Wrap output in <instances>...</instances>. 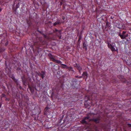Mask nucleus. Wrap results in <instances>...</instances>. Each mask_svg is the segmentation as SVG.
<instances>
[{"instance_id": "obj_34", "label": "nucleus", "mask_w": 131, "mask_h": 131, "mask_svg": "<svg viewBox=\"0 0 131 131\" xmlns=\"http://www.w3.org/2000/svg\"><path fill=\"white\" fill-rule=\"evenodd\" d=\"M55 70H57V69H55Z\"/></svg>"}, {"instance_id": "obj_22", "label": "nucleus", "mask_w": 131, "mask_h": 131, "mask_svg": "<svg viewBox=\"0 0 131 131\" xmlns=\"http://www.w3.org/2000/svg\"><path fill=\"white\" fill-rule=\"evenodd\" d=\"M3 9V8L1 7V6H0V13Z\"/></svg>"}, {"instance_id": "obj_12", "label": "nucleus", "mask_w": 131, "mask_h": 131, "mask_svg": "<svg viewBox=\"0 0 131 131\" xmlns=\"http://www.w3.org/2000/svg\"><path fill=\"white\" fill-rule=\"evenodd\" d=\"M53 62H54L58 64H61L62 63L60 61L57 60L56 59L54 60Z\"/></svg>"}, {"instance_id": "obj_7", "label": "nucleus", "mask_w": 131, "mask_h": 131, "mask_svg": "<svg viewBox=\"0 0 131 131\" xmlns=\"http://www.w3.org/2000/svg\"><path fill=\"white\" fill-rule=\"evenodd\" d=\"M61 24V21L59 20H57L53 24L54 26H56L57 25H60Z\"/></svg>"}, {"instance_id": "obj_18", "label": "nucleus", "mask_w": 131, "mask_h": 131, "mask_svg": "<svg viewBox=\"0 0 131 131\" xmlns=\"http://www.w3.org/2000/svg\"><path fill=\"white\" fill-rule=\"evenodd\" d=\"M67 69H68L69 71H71V69H73V68L71 67H68V68Z\"/></svg>"}, {"instance_id": "obj_21", "label": "nucleus", "mask_w": 131, "mask_h": 131, "mask_svg": "<svg viewBox=\"0 0 131 131\" xmlns=\"http://www.w3.org/2000/svg\"><path fill=\"white\" fill-rule=\"evenodd\" d=\"M49 108L48 107H46L45 109V110L46 111H47V110Z\"/></svg>"}, {"instance_id": "obj_31", "label": "nucleus", "mask_w": 131, "mask_h": 131, "mask_svg": "<svg viewBox=\"0 0 131 131\" xmlns=\"http://www.w3.org/2000/svg\"><path fill=\"white\" fill-rule=\"evenodd\" d=\"M56 67H57V68H58V69L59 68V67L58 66H58H56Z\"/></svg>"}, {"instance_id": "obj_19", "label": "nucleus", "mask_w": 131, "mask_h": 131, "mask_svg": "<svg viewBox=\"0 0 131 131\" xmlns=\"http://www.w3.org/2000/svg\"><path fill=\"white\" fill-rule=\"evenodd\" d=\"M126 32L125 31H123L122 32V35H122L123 36H124Z\"/></svg>"}, {"instance_id": "obj_2", "label": "nucleus", "mask_w": 131, "mask_h": 131, "mask_svg": "<svg viewBox=\"0 0 131 131\" xmlns=\"http://www.w3.org/2000/svg\"><path fill=\"white\" fill-rule=\"evenodd\" d=\"M100 117H98L97 118H94L92 119V121L94 122L95 123H98L100 122Z\"/></svg>"}, {"instance_id": "obj_17", "label": "nucleus", "mask_w": 131, "mask_h": 131, "mask_svg": "<svg viewBox=\"0 0 131 131\" xmlns=\"http://www.w3.org/2000/svg\"><path fill=\"white\" fill-rule=\"evenodd\" d=\"M59 32V33L60 34L61 31L60 30H58L57 29H56L55 31H54V32Z\"/></svg>"}, {"instance_id": "obj_25", "label": "nucleus", "mask_w": 131, "mask_h": 131, "mask_svg": "<svg viewBox=\"0 0 131 131\" xmlns=\"http://www.w3.org/2000/svg\"><path fill=\"white\" fill-rule=\"evenodd\" d=\"M12 78L13 80H14L15 79V78L14 76H13L12 77Z\"/></svg>"}, {"instance_id": "obj_6", "label": "nucleus", "mask_w": 131, "mask_h": 131, "mask_svg": "<svg viewBox=\"0 0 131 131\" xmlns=\"http://www.w3.org/2000/svg\"><path fill=\"white\" fill-rule=\"evenodd\" d=\"M119 35L122 39H125L126 37H127L128 36V34H127L126 35L123 36L122 35H121V33H119Z\"/></svg>"}, {"instance_id": "obj_11", "label": "nucleus", "mask_w": 131, "mask_h": 131, "mask_svg": "<svg viewBox=\"0 0 131 131\" xmlns=\"http://www.w3.org/2000/svg\"><path fill=\"white\" fill-rule=\"evenodd\" d=\"M111 50L112 51H115L117 50V48H116V49L113 46L111 48Z\"/></svg>"}, {"instance_id": "obj_27", "label": "nucleus", "mask_w": 131, "mask_h": 131, "mask_svg": "<svg viewBox=\"0 0 131 131\" xmlns=\"http://www.w3.org/2000/svg\"><path fill=\"white\" fill-rule=\"evenodd\" d=\"M75 77L76 78H78V77H79L78 76H76Z\"/></svg>"}, {"instance_id": "obj_4", "label": "nucleus", "mask_w": 131, "mask_h": 131, "mask_svg": "<svg viewBox=\"0 0 131 131\" xmlns=\"http://www.w3.org/2000/svg\"><path fill=\"white\" fill-rule=\"evenodd\" d=\"M75 67H76L77 69L79 71L80 73H81V71L82 70V68L79 65H77V64H76V66Z\"/></svg>"}, {"instance_id": "obj_32", "label": "nucleus", "mask_w": 131, "mask_h": 131, "mask_svg": "<svg viewBox=\"0 0 131 131\" xmlns=\"http://www.w3.org/2000/svg\"><path fill=\"white\" fill-rule=\"evenodd\" d=\"M61 38V37L60 36V37H59V38Z\"/></svg>"}, {"instance_id": "obj_10", "label": "nucleus", "mask_w": 131, "mask_h": 131, "mask_svg": "<svg viewBox=\"0 0 131 131\" xmlns=\"http://www.w3.org/2000/svg\"><path fill=\"white\" fill-rule=\"evenodd\" d=\"M83 48L85 49L86 50H87L86 45L84 42L83 43Z\"/></svg>"}, {"instance_id": "obj_9", "label": "nucleus", "mask_w": 131, "mask_h": 131, "mask_svg": "<svg viewBox=\"0 0 131 131\" xmlns=\"http://www.w3.org/2000/svg\"><path fill=\"white\" fill-rule=\"evenodd\" d=\"M61 65L62 66V68L65 69H68V67L67 66L66 64H61Z\"/></svg>"}, {"instance_id": "obj_20", "label": "nucleus", "mask_w": 131, "mask_h": 131, "mask_svg": "<svg viewBox=\"0 0 131 131\" xmlns=\"http://www.w3.org/2000/svg\"><path fill=\"white\" fill-rule=\"evenodd\" d=\"M14 81H15L16 83L17 84L18 82L17 80L15 79L14 80Z\"/></svg>"}, {"instance_id": "obj_14", "label": "nucleus", "mask_w": 131, "mask_h": 131, "mask_svg": "<svg viewBox=\"0 0 131 131\" xmlns=\"http://www.w3.org/2000/svg\"><path fill=\"white\" fill-rule=\"evenodd\" d=\"M90 117V116L88 115H87V116L84 117V119H85V120H86V119H88Z\"/></svg>"}, {"instance_id": "obj_26", "label": "nucleus", "mask_w": 131, "mask_h": 131, "mask_svg": "<svg viewBox=\"0 0 131 131\" xmlns=\"http://www.w3.org/2000/svg\"><path fill=\"white\" fill-rule=\"evenodd\" d=\"M71 71H72L73 72H74V70H73V69H71Z\"/></svg>"}, {"instance_id": "obj_5", "label": "nucleus", "mask_w": 131, "mask_h": 131, "mask_svg": "<svg viewBox=\"0 0 131 131\" xmlns=\"http://www.w3.org/2000/svg\"><path fill=\"white\" fill-rule=\"evenodd\" d=\"M48 56L49 57L50 59L52 61H54V60L55 59L54 58V56H53L51 53H49L48 55Z\"/></svg>"}, {"instance_id": "obj_16", "label": "nucleus", "mask_w": 131, "mask_h": 131, "mask_svg": "<svg viewBox=\"0 0 131 131\" xmlns=\"http://www.w3.org/2000/svg\"><path fill=\"white\" fill-rule=\"evenodd\" d=\"M112 46L111 44H110L109 43H108V47L109 48L111 49Z\"/></svg>"}, {"instance_id": "obj_15", "label": "nucleus", "mask_w": 131, "mask_h": 131, "mask_svg": "<svg viewBox=\"0 0 131 131\" xmlns=\"http://www.w3.org/2000/svg\"><path fill=\"white\" fill-rule=\"evenodd\" d=\"M19 3H18V4H16V9L15 10L16 11L17 8H18L19 7Z\"/></svg>"}, {"instance_id": "obj_33", "label": "nucleus", "mask_w": 131, "mask_h": 131, "mask_svg": "<svg viewBox=\"0 0 131 131\" xmlns=\"http://www.w3.org/2000/svg\"><path fill=\"white\" fill-rule=\"evenodd\" d=\"M62 19H64V18H62Z\"/></svg>"}, {"instance_id": "obj_1", "label": "nucleus", "mask_w": 131, "mask_h": 131, "mask_svg": "<svg viewBox=\"0 0 131 131\" xmlns=\"http://www.w3.org/2000/svg\"><path fill=\"white\" fill-rule=\"evenodd\" d=\"M37 74L38 76L41 77L42 79L45 77V73L43 71H41V73L40 72H38Z\"/></svg>"}, {"instance_id": "obj_30", "label": "nucleus", "mask_w": 131, "mask_h": 131, "mask_svg": "<svg viewBox=\"0 0 131 131\" xmlns=\"http://www.w3.org/2000/svg\"><path fill=\"white\" fill-rule=\"evenodd\" d=\"M1 105H2V104L1 103H0V107H1Z\"/></svg>"}, {"instance_id": "obj_23", "label": "nucleus", "mask_w": 131, "mask_h": 131, "mask_svg": "<svg viewBox=\"0 0 131 131\" xmlns=\"http://www.w3.org/2000/svg\"><path fill=\"white\" fill-rule=\"evenodd\" d=\"M128 125L129 127H131V124H127Z\"/></svg>"}, {"instance_id": "obj_8", "label": "nucleus", "mask_w": 131, "mask_h": 131, "mask_svg": "<svg viewBox=\"0 0 131 131\" xmlns=\"http://www.w3.org/2000/svg\"><path fill=\"white\" fill-rule=\"evenodd\" d=\"M72 82L73 83V84L76 85L77 84V82H78L77 80L75 78H73L72 81Z\"/></svg>"}, {"instance_id": "obj_28", "label": "nucleus", "mask_w": 131, "mask_h": 131, "mask_svg": "<svg viewBox=\"0 0 131 131\" xmlns=\"http://www.w3.org/2000/svg\"><path fill=\"white\" fill-rule=\"evenodd\" d=\"M82 77V76H80L79 77H78V78H81Z\"/></svg>"}, {"instance_id": "obj_3", "label": "nucleus", "mask_w": 131, "mask_h": 131, "mask_svg": "<svg viewBox=\"0 0 131 131\" xmlns=\"http://www.w3.org/2000/svg\"><path fill=\"white\" fill-rule=\"evenodd\" d=\"M82 76L83 77V79H85L86 80L88 78V74L87 72H83L82 74Z\"/></svg>"}, {"instance_id": "obj_24", "label": "nucleus", "mask_w": 131, "mask_h": 131, "mask_svg": "<svg viewBox=\"0 0 131 131\" xmlns=\"http://www.w3.org/2000/svg\"><path fill=\"white\" fill-rule=\"evenodd\" d=\"M43 36H44V38H47V36L46 35H45L44 34H43Z\"/></svg>"}, {"instance_id": "obj_35", "label": "nucleus", "mask_w": 131, "mask_h": 131, "mask_svg": "<svg viewBox=\"0 0 131 131\" xmlns=\"http://www.w3.org/2000/svg\"><path fill=\"white\" fill-rule=\"evenodd\" d=\"M1 37V35H0V37Z\"/></svg>"}, {"instance_id": "obj_13", "label": "nucleus", "mask_w": 131, "mask_h": 131, "mask_svg": "<svg viewBox=\"0 0 131 131\" xmlns=\"http://www.w3.org/2000/svg\"><path fill=\"white\" fill-rule=\"evenodd\" d=\"M82 123L86 124L87 122L85 121V119H84L82 120Z\"/></svg>"}, {"instance_id": "obj_29", "label": "nucleus", "mask_w": 131, "mask_h": 131, "mask_svg": "<svg viewBox=\"0 0 131 131\" xmlns=\"http://www.w3.org/2000/svg\"><path fill=\"white\" fill-rule=\"evenodd\" d=\"M8 44V42H6V43H5V45L6 46Z\"/></svg>"}]
</instances>
